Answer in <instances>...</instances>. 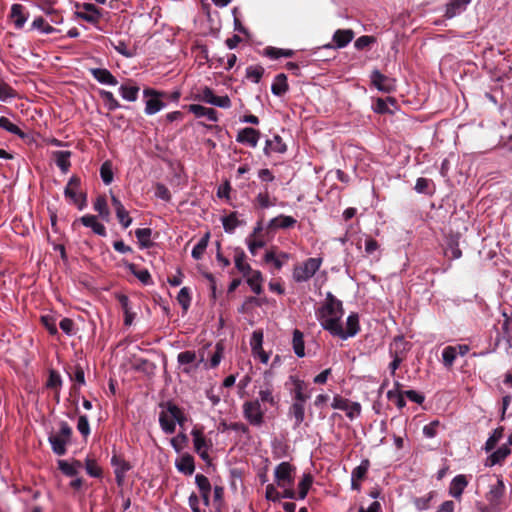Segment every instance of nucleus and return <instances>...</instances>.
<instances>
[{
    "instance_id": "36",
    "label": "nucleus",
    "mask_w": 512,
    "mask_h": 512,
    "mask_svg": "<svg viewBox=\"0 0 512 512\" xmlns=\"http://www.w3.org/2000/svg\"><path fill=\"white\" fill-rule=\"evenodd\" d=\"M82 467V464L80 461L75 460L71 463L65 461V460H59L58 461V468L61 470L63 474L66 476H75L78 474L79 469Z\"/></svg>"
},
{
    "instance_id": "46",
    "label": "nucleus",
    "mask_w": 512,
    "mask_h": 512,
    "mask_svg": "<svg viewBox=\"0 0 512 512\" xmlns=\"http://www.w3.org/2000/svg\"><path fill=\"white\" fill-rule=\"evenodd\" d=\"M0 128L6 130L7 132L17 135L20 138L25 137V133L13 122L10 121L7 117H0Z\"/></svg>"
},
{
    "instance_id": "48",
    "label": "nucleus",
    "mask_w": 512,
    "mask_h": 512,
    "mask_svg": "<svg viewBox=\"0 0 512 512\" xmlns=\"http://www.w3.org/2000/svg\"><path fill=\"white\" fill-rule=\"evenodd\" d=\"M31 29L38 30L42 34L46 35L56 32V29L53 26L46 23V21L42 17H37L33 20L31 24Z\"/></svg>"
},
{
    "instance_id": "63",
    "label": "nucleus",
    "mask_w": 512,
    "mask_h": 512,
    "mask_svg": "<svg viewBox=\"0 0 512 512\" xmlns=\"http://www.w3.org/2000/svg\"><path fill=\"white\" fill-rule=\"evenodd\" d=\"M439 427H440V421L433 420L423 427V430H422L423 435L428 439H432L437 436Z\"/></svg>"
},
{
    "instance_id": "55",
    "label": "nucleus",
    "mask_w": 512,
    "mask_h": 512,
    "mask_svg": "<svg viewBox=\"0 0 512 512\" xmlns=\"http://www.w3.org/2000/svg\"><path fill=\"white\" fill-rule=\"evenodd\" d=\"M404 397L405 394L403 391L389 390L387 392L388 400L394 402L399 410H402L406 406V401Z\"/></svg>"
},
{
    "instance_id": "31",
    "label": "nucleus",
    "mask_w": 512,
    "mask_h": 512,
    "mask_svg": "<svg viewBox=\"0 0 512 512\" xmlns=\"http://www.w3.org/2000/svg\"><path fill=\"white\" fill-rule=\"evenodd\" d=\"M245 277L251 290L257 295L261 294L263 282L262 273L259 270L252 269Z\"/></svg>"
},
{
    "instance_id": "49",
    "label": "nucleus",
    "mask_w": 512,
    "mask_h": 512,
    "mask_svg": "<svg viewBox=\"0 0 512 512\" xmlns=\"http://www.w3.org/2000/svg\"><path fill=\"white\" fill-rule=\"evenodd\" d=\"M129 269L142 284H152L151 275L147 269H137L134 264H130Z\"/></svg>"
},
{
    "instance_id": "33",
    "label": "nucleus",
    "mask_w": 512,
    "mask_h": 512,
    "mask_svg": "<svg viewBox=\"0 0 512 512\" xmlns=\"http://www.w3.org/2000/svg\"><path fill=\"white\" fill-rule=\"evenodd\" d=\"M444 254L448 259L456 260L462 256V252L459 248L458 237L452 236L447 240Z\"/></svg>"
},
{
    "instance_id": "40",
    "label": "nucleus",
    "mask_w": 512,
    "mask_h": 512,
    "mask_svg": "<svg viewBox=\"0 0 512 512\" xmlns=\"http://www.w3.org/2000/svg\"><path fill=\"white\" fill-rule=\"evenodd\" d=\"M289 257L290 255L285 252H281L279 255H276L273 251H268L266 252L264 259L267 263H273L275 268L280 270L283 267L284 262L288 260Z\"/></svg>"
},
{
    "instance_id": "26",
    "label": "nucleus",
    "mask_w": 512,
    "mask_h": 512,
    "mask_svg": "<svg viewBox=\"0 0 512 512\" xmlns=\"http://www.w3.org/2000/svg\"><path fill=\"white\" fill-rule=\"evenodd\" d=\"M120 96L129 102H134L138 99V94L140 91L139 86H137L135 83H133L131 80L127 81L126 83L122 84L119 89Z\"/></svg>"
},
{
    "instance_id": "64",
    "label": "nucleus",
    "mask_w": 512,
    "mask_h": 512,
    "mask_svg": "<svg viewBox=\"0 0 512 512\" xmlns=\"http://www.w3.org/2000/svg\"><path fill=\"white\" fill-rule=\"evenodd\" d=\"M195 484L200 493L211 492V484L209 479L203 474H196Z\"/></svg>"
},
{
    "instance_id": "50",
    "label": "nucleus",
    "mask_w": 512,
    "mask_h": 512,
    "mask_svg": "<svg viewBox=\"0 0 512 512\" xmlns=\"http://www.w3.org/2000/svg\"><path fill=\"white\" fill-rule=\"evenodd\" d=\"M370 467V462L368 459H363L361 463L355 467L351 472V480H359L361 481L366 473L368 472V469Z\"/></svg>"
},
{
    "instance_id": "22",
    "label": "nucleus",
    "mask_w": 512,
    "mask_h": 512,
    "mask_svg": "<svg viewBox=\"0 0 512 512\" xmlns=\"http://www.w3.org/2000/svg\"><path fill=\"white\" fill-rule=\"evenodd\" d=\"M189 112L193 113L197 118L205 117L211 122L218 121L217 111L199 104H191L188 107Z\"/></svg>"
},
{
    "instance_id": "13",
    "label": "nucleus",
    "mask_w": 512,
    "mask_h": 512,
    "mask_svg": "<svg viewBox=\"0 0 512 512\" xmlns=\"http://www.w3.org/2000/svg\"><path fill=\"white\" fill-rule=\"evenodd\" d=\"M259 139V131L251 127L241 129L236 136V141L238 143L248 145L252 148L257 146Z\"/></svg>"
},
{
    "instance_id": "14",
    "label": "nucleus",
    "mask_w": 512,
    "mask_h": 512,
    "mask_svg": "<svg viewBox=\"0 0 512 512\" xmlns=\"http://www.w3.org/2000/svg\"><path fill=\"white\" fill-rule=\"evenodd\" d=\"M256 400H259V403L262 405L269 404L272 407L278 404V398L274 395V389L271 383L265 382L260 386Z\"/></svg>"
},
{
    "instance_id": "29",
    "label": "nucleus",
    "mask_w": 512,
    "mask_h": 512,
    "mask_svg": "<svg viewBox=\"0 0 512 512\" xmlns=\"http://www.w3.org/2000/svg\"><path fill=\"white\" fill-rule=\"evenodd\" d=\"M297 223V220L288 215H279L272 218L268 223L270 229H288L293 227Z\"/></svg>"
},
{
    "instance_id": "4",
    "label": "nucleus",
    "mask_w": 512,
    "mask_h": 512,
    "mask_svg": "<svg viewBox=\"0 0 512 512\" xmlns=\"http://www.w3.org/2000/svg\"><path fill=\"white\" fill-rule=\"evenodd\" d=\"M266 409L262 407L259 400L246 401L243 404V415L245 419L253 426H261L264 423V414Z\"/></svg>"
},
{
    "instance_id": "59",
    "label": "nucleus",
    "mask_w": 512,
    "mask_h": 512,
    "mask_svg": "<svg viewBox=\"0 0 512 512\" xmlns=\"http://www.w3.org/2000/svg\"><path fill=\"white\" fill-rule=\"evenodd\" d=\"M85 470L89 476L95 478L100 477L102 473L101 468L98 466L97 462L89 457L85 459Z\"/></svg>"
},
{
    "instance_id": "18",
    "label": "nucleus",
    "mask_w": 512,
    "mask_h": 512,
    "mask_svg": "<svg viewBox=\"0 0 512 512\" xmlns=\"http://www.w3.org/2000/svg\"><path fill=\"white\" fill-rule=\"evenodd\" d=\"M468 485V480L465 475L459 474L455 476L449 486V494L453 498L460 500L463 494V491Z\"/></svg>"
},
{
    "instance_id": "54",
    "label": "nucleus",
    "mask_w": 512,
    "mask_h": 512,
    "mask_svg": "<svg viewBox=\"0 0 512 512\" xmlns=\"http://www.w3.org/2000/svg\"><path fill=\"white\" fill-rule=\"evenodd\" d=\"M165 107V103L153 97L146 101L145 113L147 115H154Z\"/></svg>"
},
{
    "instance_id": "27",
    "label": "nucleus",
    "mask_w": 512,
    "mask_h": 512,
    "mask_svg": "<svg viewBox=\"0 0 512 512\" xmlns=\"http://www.w3.org/2000/svg\"><path fill=\"white\" fill-rule=\"evenodd\" d=\"M77 15L81 19L90 23H96L101 18L99 9L91 3H84L83 11L78 12Z\"/></svg>"
},
{
    "instance_id": "9",
    "label": "nucleus",
    "mask_w": 512,
    "mask_h": 512,
    "mask_svg": "<svg viewBox=\"0 0 512 512\" xmlns=\"http://www.w3.org/2000/svg\"><path fill=\"white\" fill-rule=\"evenodd\" d=\"M370 78L372 84L381 92L390 93L395 90V80L382 74L379 70H374Z\"/></svg>"
},
{
    "instance_id": "16",
    "label": "nucleus",
    "mask_w": 512,
    "mask_h": 512,
    "mask_svg": "<svg viewBox=\"0 0 512 512\" xmlns=\"http://www.w3.org/2000/svg\"><path fill=\"white\" fill-rule=\"evenodd\" d=\"M354 33L352 30H337L333 35L334 44H326L323 48H344L346 47L353 39Z\"/></svg>"
},
{
    "instance_id": "42",
    "label": "nucleus",
    "mask_w": 512,
    "mask_h": 512,
    "mask_svg": "<svg viewBox=\"0 0 512 512\" xmlns=\"http://www.w3.org/2000/svg\"><path fill=\"white\" fill-rule=\"evenodd\" d=\"M93 208L96 212H98L99 216L106 222L110 219V211L107 205L106 198L103 196H99L96 198Z\"/></svg>"
},
{
    "instance_id": "43",
    "label": "nucleus",
    "mask_w": 512,
    "mask_h": 512,
    "mask_svg": "<svg viewBox=\"0 0 512 512\" xmlns=\"http://www.w3.org/2000/svg\"><path fill=\"white\" fill-rule=\"evenodd\" d=\"M222 225L226 233H234L235 229L241 225L237 218V213L232 212L227 216L222 217Z\"/></svg>"
},
{
    "instance_id": "32",
    "label": "nucleus",
    "mask_w": 512,
    "mask_h": 512,
    "mask_svg": "<svg viewBox=\"0 0 512 512\" xmlns=\"http://www.w3.org/2000/svg\"><path fill=\"white\" fill-rule=\"evenodd\" d=\"M286 150V144L283 142L279 135H274L272 139L266 140V145L264 148V153L266 155H269L271 152L284 153Z\"/></svg>"
},
{
    "instance_id": "58",
    "label": "nucleus",
    "mask_w": 512,
    "mask_h": 512,
    "mask_svg": "<svg viewBox=\"0 0 512 512\" xmlns=\"http://www.w3.org/2000/svg\"><path fill=\"white\" fill-rule=\"evenodd\" d=\"M100 176L104 184L109 185L113 181V169L110 161H105L100 167Z\"/></svg>"
},
{
    "instance_id": "52",
    "label": "nucleus",
    "mask_w": 512,
    "mask_h": 512,
    "mask_svg": "<svg viewBox=\"0 0 512 512\" xmlns=\"http://www.w3.org/2000/svg\"><path fill=\"white\" fill-rule=\"evenodd\" d=\"M100 96L105 102V106L110 111H114L121 107L119 101L114 97L113 93L107 90H101Z\"/></svg>"
},
{
    "instance_id": "12",
    "label": "nucleus",
    "mask_w": 512,
    "mask_h": 512,
    "mask_svg": "<svg viewBox=\"0 0 512 512\" xmlns=\"http://www.w3.org/2000/svg\"><path fill=\"white\" fill-rule=\"evenodd\" d=\"M111 465L114 468L115 480L118 486H122L125 480L126 473L131 469V465L123 458L113 455L111 458Z\"/></svg>"
},
{
    "instance_id": "61",
    "label": "nucleus",
    "mask_w": 512,
    "mask_h": 512,
    "mask_svg": "<svg viewBox=\"0 0 512 512\" xmlns=\"http://www.w3.org/2000/svg\"><path fill=\"white\" fill-rule=\"evenodd\" d=\"M432 184V180L420 177L416 180L415 191L420 194H431L430 186Z\"/></svg>"
},
{
    "instance_id": "3",
    "label": "nucleus",
    "mask_w": 512,
    "mask_h": 512,
    "mask_svg": "<svg viewBox=\"0 0 512 512\" xmlns=\"http://www.w3.org/2000/svg\"><path fill=\"white\" fill-rule=\"evenodd\" d=\"M322 265V258H308L293 269L292 277L297 283L309 281Z\"/></svg>"
},
{
    "instance_id": "5",
    "label": "nucleus",
    "mask_w": 512,
    "mask_h": 512,
    "mask_svg": "<svg viewBox=\"0 0 512 512\" xmlns=\"http://www.w3.org/2000/svg\"><path fill=\"white\" fill-rule=\"evenodd\" d=\"M331 406L333 409L344 411L350 420L359 417L361 414V405L359 402L350 401L339 395L334 396Z\"/></svg>"
},
{
    "instance_id": "45",
    "label": "nucleus",
    "mask_w": 512,
    "mask_h": 512,
    "mask_svg": "<svg viewBox=\"0 0 512 512\" xmlns=\"http://www.w3.org/2000/svg\"><path fill=\"white\" fill-rule=\"evenodd\" d=\"M457 356L458 354L456 352V348L453 346H446L442 351V363L444 367L450 369L453 366Z\"/></svg>"
},
{
    "instance_id": "56",
    "label": "nucleus",
    "mask_w": 512,
    "mask_h": 512,
    "mask_svg": "<svg viewBox=\"0 0 512 512\" xmlns=\"http://www.w3.org/2000/svg\"><path fill=\"white\" fill-rule=\"evenodd\" d=\"M264 74V68L260 65H253L246 68V76L254 83H259Z\"/></svg>"
},
{
    "instance_id": "57",
    "label": "nucleus",
    "mask_w": 512,
    "mask_h": 512,
    "mask_svg": "<svg viewBox=\"0 0 512 512\" xmlns=\"http://www.w3.org/2000/svg\"><path fill=\"white\" fill-rule=\"evenodd\" d=\"M246 244L252 255H257L258 251L265 246V241L258 237H247Z\"/></svg>"
},
{
    "instance_id": "1",
    "label": "nucleus",
    "mask_w": 512,
    "mask_h": 512,
    "mask_svg": "<svg viewBox=\"0 0 512 512\" xmlns=\"http://www.w3.org/2000/svg\"><path fill=\"white\" fill-rule=\"evenodd\" d=\"M316 318L322 328L332 336L339 334V325L344 315L342 302L331 292H327L324 303L316 310Z\"/></svg>"
},
{
    "instance_id": "44",
    "label": "nucleus",
    "mask_w": 512,
    "mask_h": 512,
    "mask_svg": "<svg viewBox=\"0 0 512 512\" xmlns=\"http://www.w3.org/2000/svg\"><path fill=\"white\" fill-rule=\"evenodd\" d=\"M210 234L206 233L193 247L191 255L195 260H199L204 255V252L208 246Z\"/></svg>"
},
{
    "instance_id": "15",
    "label": "nucleus",
    "mask_w": 512,
    "mask_h": 512,
    "mask_svg": "<svg viewBox=\"0 0 512 512\" xmlns=\"http://www.w3.org/2000/svg\"><path fill=\"white\" fill-rule=\"evenodd\" d=\"M111 202L114 207L116 217L124 229L128 228L132 223V218L129 216L128 211L125 209L122 202L115 196H111Z\"/></svg>"
},
{
    "instance_id": "38",
    "label": "nucleus",
    "mask_w": 512,
    "mask_h": 512,
    "mask_svg": "<svg viewBox=\"0 0 512 512\" xmlns=\"http://www.w3.org/2000/svg\"><path fill=\"white\" fill-rule=\"evenodd\" d=\"M389 104L394 106L396 101L394 98L388 97L387 99L378 98L373 104L372 109L378 114H392V110L389 108Z\"/></svg>"
},
{
    "instance_id": "51",
    "label": "nucleus",
    "mask_w": 512,
    "mask_h": 512,
    "mask_svg": "<svg viewBox=\"0 0 512 512\" xmlns=\"http://www.w3.org/2000/svg\"><path fill=\"white\" fill-rule=\"evenodd\" d=\"M313 483V477L310 474H304L298 484V498L304 499Z\"/></svg>"
},
{
    "instance_id": "6",
    "label": "nucleus",
    "mask_w": 512,
    "mask_h": 512,
    "mask_svg": "<svg viewBox=\"0 0 512 512\" xmlns=\"http://www.w3.org/2000/svg\"><path fill=\"white\" fill-rule=\"evenodd\" d=\"M289 386L293 401L307 402L310 398L307 383L296 375H290L286 383Z\"/></svg>"
},
{
    "instance_id": "39",
    "label": "nucleus",
    "mask_w": 512,
    "mask_h": 512,
    "mask_svg": "<svg viewBox=\"0 0 512 512\" xmlns=\"http://www.w3.org/2000/svg\"><path fill=\"white\" fill-rule=\"evenodd\" d=\"M292 345L297 357L302 358L305 356L304 336L298 329L293 331Z\"/></svg>"
},
{
    "instance_id": "35",
    "label": "nucleus",
    "mask_w": 512,
    "mask_h": 512,
    "mask_svg": "<svg viewBox=\"0 0 512 512\" xmlns=\"http://www.w3.org/2000/svg\"><path fill=\"white\" fill-rule=\"evenodd\" d=\"M49 443L51 444L52 451L59 456H62L66 453V445L68 441L64 439L61 435H50Z\"/></svg>"
},
{
    "instance_id": "8",
    "label": "nucleus",
    "mask_w": 512,
    "mask_h": 512,
    "mask_svg": "<svg viewBox=\"0 0 512 512\" xmlns=\"http://www.w3.org/2000/svg\"><path fill=\"white\" fill-rule=\"evenodd\" d=\"M339 334L334 336L339 337L342 340H346L350 337H354L360 330L359 316L357 313H351L346 319V329L343 328L342 322L339 325Z\"/></svg>"
},
{
    "instance_id": "30",
    "label": "nucleus",
    "mask_w": 512,
    "mask_h": 512,
    "mask_svg": "<svg viewBox=\"0 0 512 512\" xmlns=\"http://www.w3.org/2000/svg\"><path fill=\"white\" fill-rule=\"evenodd\" d=\"M510 453L511 449L508 447L507 444H504L487 458L485 465L488 467H492L497 464H500L502 461L505 460L507 456L510 455Z\"/></svg>"
},
{
    "instance_id": "28",
    "label": "nucleus",
    "mask_w": 512,
    "mask_h": 512,
    "mask_svg": "<svg viewBox=\"0 0 512 512\" xmlns=\"http://www.w3.org/2000/svg\"><path fill=\"white\" fill-rule=\"evenodd\" d=\"M71 152L66 150H57L52 152V158L62 173H67L71 166Z\"/></svg>"
},
{
    "instance_id": "62",
    "label": "nucleus",
    "mask_w": 512,
    "mask_h": 512,
    "mask_svg": "<svg viewBox=\"0 0 512 512\" xmlns=\"http://www.w3.org/2000/svg\"><path fill=\"white\" fill-rule=\"evenodd\" d=\"M110 45L117 51L119 54L126 58H131L134 56V52H132L127 44L123 40H119L116 43L110 40Z\"/></svg>"
},
{
    "instance_id": "11",
    "label": "nucleus",
    "mask_w": 512,
    "mask_h": 512,
    "mask_svg": "<svg viewBox=\"0 0 512 512\" xmlns=\"http://www.w3.org/2000/svg\"><path fill=\"white\" fill-rule=\"evenodd\" d=\"M197 354L195 351L186 350L180 352L177 356V362L181 367L182 372L185 374H191L197 370L196 367Z\"/></svg>"
},
{
    "instance_id": "23",
    "label": "nucleus",
    "mask_w": 512,
    "mask_h": 512,
    "mask_svg": "<svg viewBox=\"0 0 512 512\" xmlns=\"http://www.w3.org/2000/svg\"><path fill=\"white\" fill-rule=\"evenodd\" d=\"M472 0H452L446 5L444 16L452 19L464 12Z\"/></svg>"
},
{
    "instance_id": "17",
    "label": "nucleus",
    "mask_w": 512,
    "mask_h": 512,
    "mask_svg": "<svg viewBox=\"0 0 512 512\" xmlns=\"http://www.w3.org/2000/svg\"><path fill=\"white\" fill-rule=\"evenodd\" d=\"M89 72L100 84L109 86H116L118 84V80L108 69L90 68Z\"/></svg>"
},
{
    "instance_id": "41",
    "label": "nucleus",
    "mask_w": 512,
    "mask_h": 512,
    "mask_svg": "<svg viewBox=\"0 0 512 512\" xmlns=\"http://www.w3.org/2000/svg\"><path fill=\"white\" fill-rule=\"evenodd\" d=\"M246 255L242 250H236L234 256V262L236 269L243 274V276L248 275V272L252 270L250 264L245 261Z\"/></svg>"
},
{
    "instance_id": "47",
    "label": "nucleus",
    "mask_w": 512,
    "mask_h": 512,
    "mask_svg": "<svg viewBox=\"0 0 512 512\" xmlns=\"http://www.w3.org/2000/svg\"><path fill=\"white\" fill-rule=\"evenodd\" d=\"M152 231L150 228H138L135 231V236L139 241L141 247L148 248L152 245L151 242Z\"/></svg>"
},
{
    "instance_id": "53",
    "label": "nucleus",
    "mask_w": 512,
    "mask_h": 512,
    "mask_svg": "<svg viewBox=\"0 0 512 512\" xmlns=\"http://www.w3.org/2000/svg\"><path fill=\"white\" fill-rule=\"evenodd\" d=\"M504 428L498 427L496 428L492 434L489 436L485 443V451L489 452L493 450L498 443V441L503 437Z\"/></svg>"
},
{
    "instance_id": "25",
    "label": "nucleus",
    "mask_w": 512,
    "mask_h": 512,
    "mask_svg": "<svg viewBox=\"0 0 512 512\" xmlns=\"http://www.w3.org/2000/svg\"><path fill=\"white\" fill-rule=\"evenodd\" d=\"M175 467L184 475H192L195 471L194 459L190 454H183L175 460Z\"/></svg>"
},
{
    "instance_id": "24",
    "label": "nucleus",
    "mask_w": 512,
    "mask_h": 512,
    "mask_svg": "<svg viewBox=\"0 0 512 512\" xmlns=\"http://www.w3.org/2000/svg\"><path fill=\"white\" fill-rule=\"evenodd\" d=\"M79 221L85 227L91 228L95 234L102 237L106 236L107 232L105 226L97 220V217L95 215H84L81 218H79Z\"/></svg>"
},
{
    "instance_id": "37",
    "label": "nucleus",
    "mask_w": 512,
    "mask_h": 512,
    "mask_svg": "<svg viewBox=\"0 0 512 512\" xmlns=\"http://www.w3.org/2000/svg\"><path fill=\"white\" fill-rule=\"evenodd\" d=\"M223 353H224V347H223L222 343H217L214 346V350L211 353L210 359L208 360L207 363H205V369L216 368L220 364V362L223 358Z\"/></svg>"
},
{
    "instance_id": "34",
    "label": "nucleus",
    "mask_w": 512,
    "mask_h": 512,
    "mask_svg": "<svg viewBox=\"0 0 512 512\" xmlns=\"http://www.w3.org/2000/svg\"><path fill=\"white\" fill-rule=\"evenodd\" d=\"M288 89L287 76L284 73L276 75L271 85V92L275 96H282L288 91Z\"/></svg>"
},
{
    "instance_id": "2",
    "label": "nucleus",
    "mask_w": 512,
    "mask_h": 512,
    "mask_svg": "<svg viewBox=\"0 0 512 512\" xmlns=\"http://www.w3.org/2000/svg\"><path fill=\"white\" fill-rule=\"evenodd\" d=\"M183 420V413L175 404L169 403L166 409H163L159 414V424L165 434L174 433L176 429V423L181 425Z\"/></svg>"
},
{
    "instance_id": "19",
    "label": "nucleus",
    "mask_w": 512,
    "mask_h": 512,
    "mask_svg": "<svg viewBox=\"0 0 512 512\" xmlns=\"http://www.w3.org/2000/svg\"><path fill=\"white\" fill-rule=\"evenodd\" d=\"M305 404L306 402L293 401L289 407L288 415L294 419V429H297L305 419Z\"/></svg>"
},
{
    "instance_id": "20",
    "label": "nucleus",
    "mask_w": 512,
    "mask_h": 512,
    "mask_svg": "<svg viewBox=\"0 0 512 512\" xmlns=\"http://www.w3.org/2000/svg\"><path fill=\"white\" fill-rule=\"evenodd\" d=\"M24 10L21 4L15 3L11 6L10 17L16 29H22L28 20V14Z\"/></svg>"
},
{
    "instance_id": "7",
    "label": "nucleus",
    "mask_w": 512,
    "mask_h": 512,
    "mask_svg": "<svg viewBox=\"0 0 512 512\" xmlns=\"http://www.w3.org/2000/svg\"><path fill=\"white\" fill-rule=\"evenodd\" d=\"M295 468L289 462H281L274 471L275 481L281 488L291 487L294 482Z\"/></svg>"
},
{
    "instance_id": "21",
    "label": "nucleus",
    "mask_w": 512,
    "mask_h": 512,
    "mask_svg": "<svg viewBox=\"0 0 512 512\" xmlns=\"http://www.w3.org/2000/svg\"><path fill=\"white\" fill-rule=\"evenodd\" d=\"M505 491V485L501 478L497 479V482L490 486L489 491L487 493V500L488 502L493 505L497 506L500 503V500L504 494Z\"/></svg>"
},
{
    "instance_id": "10",
    "label": "nucleus",
    "mask_w": 512,
    "mask_h": 512,
    "mask_svg": "<svg viewBox=\"0 0 512 512\" xmlns=\"http://www.w3.org/2000/svg\"><path fill=\"white\" fill-rule=\"evenodd\" d=\"M191 435L193 438L194 449L197 454L203 460L209 459V449L211 447V443L206 440L204 434L198 429H193L191 431Z\"/></svg>"
},
{
    "instance_id": "60",
    "label": "nucleus",
    "mask_w": 512,
    "mask_h": 512,
    "mask_svg": "<svg viewBox=\"0 0 512 512\" xmlns=\"http://www.w3.org/2000/svg\"><path fill=\"white\" fill-rule=\"evenodd\" d=\"M177 301L183 308V310L187 311L190 303H191V296H190V290L187 287H183L180 289L178 295H177Z\"/></svg>"
}]
</instances>
